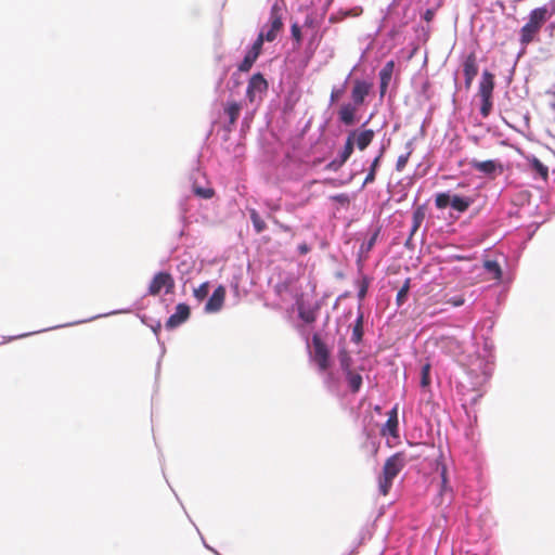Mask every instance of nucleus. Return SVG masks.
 I'll use <instances>...</instances> for the list:
<instances>
[{
  "label": "nucleus",
  "instance_id": "obj_5",
  "mask_svg": "<svg viewBox=\"0 0 555 555\" xmlns=\"http://www.w3.org/2000/svg\"><path fill=\"white\" fill-rule=\"evenodd\" d=\"M163 289L165 294H171L175 289V280L168 272L156 273L149 285L147 293L151 296H157Z\"/></svg>",
  "mask_w": 555,
  "mask_h": 555
},
{
  "label": "nucleus",
  "instance_id": "obj_3",
  "mask_svg": "<svg viewBox=\"0 0 555 555\" xmlns=\"http://www.w3.org/2000/svg\"><path fill=\"white\" fill-rule=\"evenodd\" d=\"M283 29V11L279 3H274L271 7L268 22L262 26L255 41L258 42L261 47L266 41L273 42Z\"/></svg>",
  "mask_w": 555,
  "mask_h": 555
},
{
  "label": "nucleus",
  "instance_id": "obj_30",
  "mask_svg": "<svg viewBox=\"0 0 555 555\" xmlns=\"http://www.w3.org/2000/svg\"><path fill=\"white\" fill-rule=\"evenodd\" d=\"M430 364L426 363L422 366L421 372V386L428 387L430 385Z\"/></svg>",
  "mask_w": 555,
  "mask_h": 555
},
{
  "label": "nucleus",
  "instance_id": "obj_39",
  "mask_svg": "<svg viewBox=\"0 0 555 555\" xmlns=\"http://www.w3.org/2000/svg\"><path fill=\"white\" fill-rule=\"evenodd\" d=\"M333 199L338 201L340 203H345L347 201V196L345 194H339L337 196H334Z\"/></svg>",
  "mask_w": 555,
  "mask_h": 555
},
{
  "label": "nucleus",
  "instance_id": "obj_43",
  "mask_svg": "<svg viewBox=\"0 0 555 555\" xmlns=\"http://www.w3.org/2000/svg\"><path fill=\"white\" fill-rule=\"evenodd\" d=\"M348 120H349V124H351V121H352V117H351V114H350V113H349Z\"/></svg>",
  "mask_w": 555,
  "mask_h": 555
},
{
  "label": "nucleus",
  "instance_id": "obj_11",
  "mask_svg": "<svg viewBox=\"0 0 555 555\" xmlns=\"http://www.w3.org/2000/svg\"><path fill=\"white\" fill-rule=\"evenodd\" d=\"M225 294V287L223 285H219L207 300L205 311L208 313H214L221 310L224 304Z\"/></svg>",
  "mask_w": 555,
  "mask_h": 555
},
{
  "label": "nucleus",
  "instance_id": "obj_38",
  "mask_svg": "<svg viewBox=\"0 0 555 555\" xmlns=\"http://www.w3.org/2000/svg\"><path fill=\"white\" fill-rule=\"evenodd\" d=\"M338 115H339L340 121H343L344 124H347V106H341Z\"/></svg>",
  "mask_w": 555,
  "mask_h": 555
},
{
  "label": "nucleus",
  "instance_id": "obj_28",
  "mask_svg": "<svg viewBox=\"0 0 555 555\" xmlns=\"http://www.w3.org/2000/svg\"><path fill=\"white\" fill-rule=\"evenodd\" d=\"M380 157H382V154H379L377 157L374 158L372 165H371V168H370V172L367 173V176L365 177L363 183H362V188L367 184V183H372L374 180H375V173H376V169L379 165V160H380Z\"/></svg>",
  "mask_w": 555,
  "mask_h": 555
},
{
  "label": "nucleus",
  "instance_id": "obj_6",
  "mask_svg": "<svg viewBox=\"0 0 555 555\" xmlns=\"http://www.w3.org/2000/svg\"><path fill=\"white\" fill-rule=\"evenodd\" d=\"M268 90V81L264 79L262 74H254L247 86L246 96L250 103H254L257 99H261Z\"/></svg>",
  "mask_w": 555,
  "mask_h": 555
},
{
  "label": "nucleus",
  "instance_id": "obj_29",
  "mask_svg": "<svg viewBox=\"0 0 555 555\" xmlns=\"http://www.w3.org/2000/svg\"><path fill=\"white\" fill-rule=\"evenodd\" d=\"M208 293H209V283L208 282L202 283L197 288H195L193 291V295L198 301L204 300L207 297Z\"/></svg>",
  "mask_w": 555,
  "mask_h": 555
},
{
  "label": "nucleus",
  "instance_id": "obj_16",
  "mask_svg": "<svg viewBox=\"0 0 555 555\" xmlns=\"http://www.w3.org/2000/svg\"><path fill=\"white\" fill-rule=\"evenodd\" d=\"M395 69V62L388 61L379 72L380 93L384 94L389 86Z\"/></svg>",
  "mask_w": 555,
  "mask_h": 555
},
{
  "label": "nucleus",
  "instance_id": "obj_44",
  "mask_svg": "<svg viewBox=\"0 0 555 555\" xmlns=\"http://www.w3.org/2000/svg\"><path fill=\"white\" fill-rule=\"evenodd\" d=\"M348 14H349V15H351V14L357 15V13H352L350 10L348 11Z\"/></svg>",
  "mask_w": 555,
  "mask_h": 555
},
{
  "label": "nucleus",
  "instance_id": "obj_41",
  "mask_svg": "<svg viewBox=\"0 0 555 555\" xmlns=\"http://www.w3.org/2000/svg\"><path fill=\"white\" fill-rule=\"evenodd\" d=\"M300 251H301L302 254L307 253V251H308V247H307L306 245L300 246Z\"/></svg>",
  "mask_w": 555,
  "mask_h": 555
},
{
  "label": "nucleus",
  "instance_id": "obj_25",
  "mask_svg": "<svg viewBox=\"0 0 555 555\" xmlns=\"http://www.w3.org/2000/svg\"><path fill=\"white\" fill-rule=\"evenodd\" d=\"M410 283H411V279H406L402 285V287L399 289L398 294H397V297H396V304L397 306H402L405 301H406V298H408V294H409V291H410Z\"/></svg>",
  "mask_w": 555,
  "mask_h": 555
},
{
  "label": "nucleus",
  "instance_id": "obj_2",
  "mask_svg": "<svg viewBox=\"0 0 555 555\" xmlns=\"http://www.w3.org/2000/svg\"><path fill=\"white\" fill-rule=\"evenodd\" d=\"M405 464V455L402 452H398L386 460L383 472L378 477V491L382 495L385 496L389 493L393 479L403 469Z\"/></svg>",
  "mask_w": 555,
  "mask_h": 555
},
{
  "label": "nucleus",
  "instance_id": "obj_17",
  "mask_svg": "<svg viewBox=\"0 0 555 555\" xmlns=\"http://www.w3.org/2000/svg\"><path fill=\"white\" fill-rule=\"evenodd\" d=\"M378 234H379V229H375L373 231V233L371 234L370 238L367 240V242L362 243V245L359 249V255H358L359 263L367 259L369 253L374 247Z\"/></svg>",
  "mask_w": 555,
  "mask_h": 555
},
{
  "label": "nucleus",
  "instance_id": "obj_1",
  "mask_svg": "<svg viewBox=\"0 0 555 555\" xmlns=\"http://www.w3.org/2000/svg\"><path fill=\"white\" fill-rule=\"evenodd\" d=\"M551 16L552 13L546 5L533 9L529 14L528 22L520 29L521 46L526 47L531 43Z\"/></svg>",
  "mask_w": 555,
  "mask_h": 555
},
{
  "label": "nucleus",
  "instance_id": "obj_8",
  "mask_svg": "<svg viewBox=\"0 0 555 555\" xmlns=\"http://www.w3.org/2000/svg\"><path fill=\"white\" fill-rule=\"evenodd\" d=\"M311 357L321 371L328 367V350L318 334L312 337Z\"/></svg>",
  "mask_w": 555,
  "mask_h": 555
},
{
  "label": "nucleus",
  "instance_id": "obj_36",
  "mask_svg": "<svg viewBox=\"0 0 555 555\" xmlns=\"http://www.w3.org/2000/svg\"><path fill=\"white\" fill-rule=\"evenodd\" d=\"M340 157L341 160L339 163L332 162L331 164H328V167L336 170L344 164V162L347 159V144L345 145L344 151L340 153Z\"/></svg>",
  "mask_w": 555,
  "mask_h": 555
},
{
  "label": "nucleus",
  "instance_id": "obj_19",
  "mask_svg": "<svg viewBox=\"0 0 555 555\" xmlns=\"http://www.w3.org/2000/svg\"><path fill=\"white\" fill-rule=\"evenodd\" d=\"M426 216V210L424 206H417L412 215V229L411 236L420 229Z\"/></svg>",
  "mask_w": 555,
  "mask_h": 555
},
{
  "label": "nucleus",
  "instance_id": "obj_33",
  "mask_svg": "<svg viewBox=\"0 0 555 555\" xmlns=\"http://www.w3.org/2000/svg\"><path fill=\"white\" fill-rule=\"evenodd\" d=\"M299 317L306 322V323H313L317 319L315 312L311 309H299Z\"/></svg>",
  "mask_w": 555,
  "mask_h": 555
},
{
  "label": "nucleus",
  "instance_id": "obj_13",
  "mask_svg": "<svg viewBox=\"0 0 555 555\" xmlns=\"http://www.w3.org/2000/svg\"><path fill=\"white\" fill-rule=\"evenodd\" d=\"M190 317V307L185 304H179L176 312L169 317L166 322L167 328H175L185 322Z\"/></svg>",
  "mask_w": 555,
  "mask_h": 555
},
{
  "label": "nucleus",
  "instance_id": "obj_7",
  "mask_svg": "<svg viewBox=\"0 0 555 555\" xmlns=\"http://www.w3.org/2000/svg\"><path fill=\"white\" fill-rule=\"evenodd\" d=\"M375 133L372 129H358L349 133V156L356 145L360 151L366 149L373 141Z\"/></svg>",
  "mask_w": 555,
  "mask_h": 555
},
{
  "label": "nucleus",
  "instance_id": "obj_14",
  "mask_svg": "<svg viewBox=\"0 0 555 555\" xmlns=\"http://www.w3.org/2000/svg\"><path fill=\"white\" fill-rule=\"evenodd\" d=\"M398 406H393L388 412V418L382 428V435H389L393 438L399 437Z\"/></svg>",
  "mask_w": 555,
  "mask_h": 555
},
{
  "label": "nucleus",
  "instance_id": "obj_18",
  "mask_svg": "<svg viewBox=\"0 0 555 555\" xmlns=\"http://www.w3.org/2000/svg\"><path fill=\"white\" fill-rule=\"evenodd\" d=\"M371 83L366 81H356L352 89V99L356 103H362L364 98L369 94Z\"/></svg>",
  "mask_w": 555,
  "mask_h": 555
},
{
  "label": "nucleus",
  "instance_id": "obj_37",
  "mask_svg": "<svg viewBox=\"0 0 555 555\" xmlns=\"http://www.w3.org/2000/svg\"><path fill=\"white\" fill-rule=\"evenodd\" d=\"M435 14H436V11L435 9H427L423 15V18L426 21V22H431L435 17Z\"/></svg>",
  "mask_w": 555,
  "mask_h": 555
},
{
  "label": "nucleus",
  "instance_id": "obj_35",
  "mask_svg": "<svg viewBox=\"0 0 555 555\" xmlns=\"http://www.w3.org/2000/svg\"><path fill=\"white\" fill-rule=\"evenodd\" d=\"M292 38L297 42V44H300L301 42V29L297 23H294L291 27Z\"/></svg>",
  "mask_w": 555,
  "mask_h": 555
},
{
  "label": "nucleus",
  "instance_id": "obj_4",
  "mask_svg": "<svg viewBox=\"0 0 555 555\" xmlns=\"http://www.w3.org/2000/svg\"><path fill=\"white\" fill-rule=\"evenodd\" d=\"M474 199L470 197H464L460 195L450 196L448 193H438L435 197V205L438 209H444L449 205L457 212H465Z\"/></svg>",
  "mask_w": 555,
  "mask_h": 555
},
{
  "label": "nucleus",
  "instance_id": "obj_42",
  "mask_svg": "<svg viewBox=\"0 0 555 555\" xmlns=\"http://www.w3.org/2000/svg\"><path fill=\"white\" fill-rule=\"evenodd\" d=\"M446 482H447L446 470L443 469V472H442V483H443V486L446 485Z\"/></svg>",
  "mask_w": 555,
  "mask_h": 555
},
{
  "label": "nucleus",
  "instance_id": "obj_15",
  "mask_svg": "<svg viewBox=\"0 0 555 555\" xmlns=\"http://www.w3.org/2000/svg\"><path fill=\"white\" fill-rule=\"evenodd\" d=\"M494 89V75L489 70H483L479 82L478 94L480 98H492Z\"/></svg>",
  "mask_w": 555,
  "mask_h": 555
},
{
  "label": "nucleus",
  "instance_id": "obj_22",
  "mask_svg": "<svg viewBox=\"0 0 555 555\" xmlns=\"http://www.w3.org/2000/svg\"><path fill=\"white\" fill-rule=\"evenodd\" d=\"M529 163L532 170H534L543 180H547L548 168L539 158L532 157Z\"/></svg>",
  "mask_w": 555,
  "mask_h": 555
},
{
  "label": "nucleus",
  "instance_id": "obj_20",
  "mask_svg": "<svg viewBox=\"0 0 555 555\" xmlns=\"http://www.w3.org/2000/svg\"><path fill=\"white\" fill-rule=\"evenodd\" d=\"M242 106L237 102H229L224 106V113L229 117V124L234 125L240 116Z\"/></svg>",
  "mask_w": 555,
  "mask_h": 555
},
{
  "label": "nucleus",
  "instance_id": "obj_26",
  "mask_svg": "<svg viewBox=\"0 0 555 555\" xmlns=\"http://www.w3.org/2000/svg\"><path fill=\"white\" fill-rule=\"evenodd\" d=\"M363 336V315L360 314L352 328V340L360 343Z\"/></svg>",
  "mask_w": 555,
  "mask_h": 555
},
{
  "label": "nucleus",
  "instance_id": "obj_32",
  "mask_svg": "<svg viewBox=\"0 0 555 555\" xmlns=\"http://www.w3.org/2000/svg\"><path fill=\"white\" fill-rule=\"evenodd\" d=\"M492 109V98H481L480 114L482 117H488Z\"/></svg>",
  "mask_w": 555,
  "mask_h": 555
},
{
  "label": "nucleus",
  "instance_id": "obj_40",
  "mask_svg": "<svg viewBox=\"0 0 555 555\" xmlns=\"http://www.w3.org/2000/svg\"><path fill=\"white\" fill-rule=\"evenodd\" d=\"M464 302L463 299H456V301H454V306H461L462 304Z\"/></svg>",
  "mask_w": 555,
  "mask_h": 555
},
{
  "label": "nucleus",
  "instance_id": "obj_23",
  "mask_svg": "<svg viewBox=\"0 0 555 555\" xmlns=\"http://www.w3.org/2000/svg\"><path fill=\"white\" fill-rule=\"evenodd\" d=\"M250 220L253 222L254 229L257 233H261L266 230L267 224L258 214L256 209H249Z\"/></svg>",
  "mask_w": 555,
  "mask_h": 555
},
{
  "label": "nucleus",
  "instance_id": "obj_27",
  "mask_svg": "<svg viewBox=\"0 0 555 555\" xmlns=\"http://www.w3.org/2000/svg\"><path fill=\"white\" fill-rule=\"evenodd\" d=\"M486 270L492 274L493 279L500 280L502 276V270L500 264L494 260H487L485 262Z\"/></svg>",
  "mask_w": 555,
  "mask_h": 555
},
{
  "label": "nucleus",
  "instance_id": "obj_24",
  "mask_svg": "<svg viewBox=\"0 0 555 555\" xmlns=\"http://www.w3.org/2000/svg\"><path fill=\"white\" fill-rule=\"evenodd\" d=\"M370 283L371 280L364 275L356 281V286L358 288V297L360 300H362L365 297Z\"/></svg>",
  "mask_w": 555,
  "mask_h": 555
},
{
  "label": "nucleus",
  "instance_id": "obj_34",
  "mask_svg": "<svg viewBox=\"0 0 555 555\" xmlns=\"http://www.w3.org/2000/svg\"><path fill=\"white\" fill-rule=\"evenodd\" d=\"M362 385V377L359 374H349V388L358 391Z\"/></svg>",
  "mask_w": 555,
  "mask_h": 555
},
{
  "label": "nucleus",
  "instance_id": "obj_10",
  "mask_svg": "<svg viewBox=\"0 0 555 555\" xmlns=\"http://www.w3.org/2000/svg\"><path fill=\"white\" fill-rule=\"evenodd\" d=\"M463 73L465 77V87L466 89H469L478 74L477 55L475 52H470L468 55H466L463 62Z\"/></svg>",
  "mask_w": 555,
  "mask_h": 555
},
{
  "label": "nucleus",
  "instance_id": "obj_21",
  "mask_svg": "<svg viewBox=\"0 0 555 555\" xmlns=\"http://www.w3.org/2000/svg\"><path fill=\"white\" fill-rule=\"evenodd\" d=\"M412 153H413V143H412V141H409L406 143V152L404 154L400 155L397 159V163H396L397 171H399V172L403 171Z\"/></svg>",
  "mask_w": 555,
  "mask_h": 555
},
{
  "label": "nucleus",
  "instance_id": "obj_31",
  "mask_svg": "<svg viewBox=\"0 0 555 555\" xmlns=\"http://www.w3.org/2000/svg\"><path fill=\"white\" fill-rule=\"evenodd\" d=\"M193 192L195 195L206 199L211 198L215 194L211 188H201L197 185H193Z\"/></svg>",
  "mask_w": 555,
  "mask_h": 555
},
{
  "label": "nucleus",
  "instance_id": "obj_12",
  "mask_svg": "<svg viewBox=\"0 0 555 555\" xmlns=\"http://www.w3.org/2000/svg\"><path fill=\"white\" fill-rule=\"evenodd\" d=\"M261 51L262 47L258 42L254 41L251 48L247 51L243 61L238 64L237 69L242 73L249 72L254 63L261 54Z\"/></svg>",
  "mask_w": 555,
  "mask_h": 555
},
{
  "label": "nucleus",
  "instance_id": "obj_9",
  "mask_svg": "<svg viewBox=\"0 0 555 555\" xmlns=\"http://www.w3.org/2000/svg\"><path fill=\"white\" fill-rule=\"evenodd\" d=\"M473 169L478 172L485 173L488 177L494 178L496 175H501L504 171L503 165L494 159L488 160H476L473 159L470 163Z\"/></svg>",
  "mask_w": 555,
  "mask_h": 555
}]
</instances>
